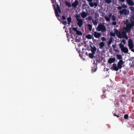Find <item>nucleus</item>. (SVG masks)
Segmentation results:
<instances>
[{
	"mask_svg": "<svg viewBox=\"0 0 134 134\" xmlns=\"http://www.w3.org/2000/svg\"><path fill=\"white\" fill-rule=\"evenodd\" d=\"M88 15L87 13L85 12H82L81 13V16L83 18H85Z\"/></svg>",
	"mask_w": 134,
	"mask_h": 134,
	"instance_id": "nucleus-15",
	"label": "nucleus"
},
{
	"mask_svg": "<svg viewBox=\"0 0 134 134\" xmlns=\"http://www.w3.org/2000/svg\"><path fill=\"white\" fill-rule=\"evenodd\" d=\"M86 20H88L89 21H91L92 20H92H93V17L92 16H89L86 19Z\"/></svg>",
	"mask_w": 134,
	"mask_h": 134,
	"instance_id": "nucleus-25",
	"label": "nucleus"
},
{
	"mask_svg": "<svg viewBox=\"0 0 134 134\" xmlns=\"http://www.w3.org/2000/svg\"><path fill=\"white\" fill-rule=\"evenodd\" d=\"M93 63H94V64H95V62H94Z\"/></svg>",
	"mask_w": 134,
	"mask_h": 134,
	"instance_id": "nucleus-55",
	"label": "nucleus"
},
{
	"mask_svg": "<svg viewBox=\"0 0 134 134\" xmlns=\"http://www.w3.org/2000/svg\"><path fill=\"white\" fill-rule=\"evenodd\" d=\"M87 1L89 2V5L90 6V5L91 3H92L93 0H87Z\"/></svg>",
	"mask_w": 134,
	"mask_h": 134,
	"instance_id": "nucleus-38",
	"label": "nucleus"
},
{
	"mask_svg": "<svg viewBox=\"0 0 134 134\" xmlns=\"http://www.w3.org/2000/svg\"><path fill=\"white\" fill-rule=\"evenodd\" d=\"M122 8V7L121 6H119L118 7V8L119 10H121Z\"/></svg>",
	"mask_w": 134,
	"mask_h": 134,
	"instance_id": "nucleus-48",
	"label": "nucleus"
},
{
	"mask_svg": "<svg viewBox=\"0 0 134 134\" xmlns=\"http://www.w3.org/2000/svg\"><path fill=\"white\" fill-rule=\"evenodd\" d=\"M96 63H100V61L99 60V59H96Z\"/></svg>",
	"mask_w": 134,
	"mask_h": 134,
	"instance_id": "nucleus-46",
	"label": "nucleus"
},
{
	"mask_svg": "<svg viewBox=\"0 0 134 134\" xmlns=\"http://www.w3.org/2000/svg\"><path fill=\"white\" fill-rule=\"evenodd\" d=\"M62 18L63 20H65L66 19V18H65V16L64 15L62 16Z\"/></svg>",
	"mask_w": 134,
	"mask_h": 134,
	"instance_id": "nucleus-50",
	"label": "nucleus"
},
{
	"mask_svg": "<svg viewBox=\"0 0 134 134\" xmlns=\"http://www.w3.org/2000/svg\"><path fill=\"white\" fill-rule=\"evenodd\" d=\"M72 19L70 17H68L67 19V20L68 21V24L70 25V23Z\"/></svg>",
	"mask_w": 134,
	"mask_h": 134,
	"instance_id": "nucleus-21",
	"label": "nucleus"
},
{
	"mask_svg": "<svg viewBox=\"0 0 134 134\" xmlns=\"http://www.w3.org/2000/svg\"><path fill=\"white\" fill-rule=\"evenodd\" d=\"M75 18L77 21V24L80 27H81L83 24V20L81 19V17L80 15H77L75 16Z\"/></svg>",
	"mask_w": 134,
	"mask_h": 134,
	"instance_id": "nucleus-1",
	"label": "nucleus"
},
{
	"mask_svg": "<svg viewBox=\"0 0 134 134\" xmlns=\"http://www.w3.org/2000/svg\"><path fill=\"white\" fill-rule=\"evenodd\" d=\"M111 69L116 71H118L119 68H118V66L115 63H114L113 64V66L111 68Z\"/></svg>",
	"mask_w": 134,
	"mask_h": 134,
	"instance_id": "nucleus-8",
	"label": "nucleus"
},
{
	"mask_svg": "<svg viewBox=\"0 0 134 134\" xmlns=\"http://www.w3.org/2000/svg\"><path fill=\"white\" fill-rule=\"evenodd\" d=\"M88 28L89 29L90 31H91L92 30V25L88 24L87 25Z\"/></svg>",
	"mask_w": 134,
	"mask_h": 134,
	"instance_id": "nucleus-26",
	"label": "nucleus"
},
{
	"mask_svg": "<svg viewBox=\"0 0 134 134\" xmlns=\"http://www.w3.org/2000/svg\"><path fill=\"white\" fill-rule=\"evenodd\" d=\"M102 40L103 41H104L106 40V38L104 37H103L101 38Z\"/></svg>",
	"mask_w": 134,
	"mask_h": 134,
	"instance_id": "nucleus-43",
	"label": "nucleus"
},
{
	"mask_svg": "<svg viewBox=\"0 0 134 134\" xmlns=\"http://www.w3.org/2000/svg\"><path fill=\"white\" fill-rule=\"evenodd\" d=\"M55 10V15L58 18V17L59 16V15L58 13H61V12L60 9L58 4L57 5V8H56Z\"/></svg>",
	"mask_w": 134,
	"mask_h": 134,
	"instance_id": "nucleus-5",
	"label": "nucleus"
},
{
	"mask_svg": "<svg viewBox=\"0 0 134 134\" xmlns=\"http://www.w3.org/2000/svg\"><path fill=\"white\" fill-rule=\"evenodd\" d=\"M124 62L122 60H120L117 64V66L119 69H121L122 67V65L124 64Z\"/></svg>",
	"mask_w": 134,
	"mask_h": 134,
	"instance_id": "nucleus-10",
	"label": "nucleus"
},
{
	"mask_svg": "<svg viewBox=\"0 0 134 134\" xmlns=\"http://www.w3.org/2000/svg\"><path fill=\"white\" fill-rule=\"evenodd\" d=\"M115 33L113 32H110V35L111 36L114 37L115 36Z\"/></svg>",
	"mask_w": 134,
	"mask_h": 134,
	"instance_id": "nucleus-34",
	"label": "nucleus"
},
{
	"mask_svg": "<svg viewBox=\"0 0 134 134\" xmlns=\"http://www.w3.org/2000/svg\"><path fill=\"white\" fill-rule=\"evenodd\" d=\"M111 18L113 21H114L116 20V17L115 16L113 15L111 16Z\"/></svg>",
	"mask_w": 134,
	"mask_h": 134,
	"instance_id": "nucleus-33",
	"label": "nucleus"
},
{
	"mask_svg": "<svg viewBox=\"0 0 134 134\" xmlns=\"http://www.w3.org/2000/svg\"><path fill=\"white\" fill-rule=\"evenodd\" d=\"M104 17V18H105V19L107 21H110V19L109 17H108L107 16H105Z\"/></svg>",
	"mask_w": 134,
	"mask_h": 134,
	"instance_id": "nucleus-30",
	"label": "nucleus"
},
{
	"mask_svg": "<svg viewBox=\"0 0 134 134\" xmlns=\"http://www.w3.org/2000/svg\"><path fill=\"white\" fill-rule=\"evenodd\" d=\"M121 2H123L125 1V0H119Z\"/></svg>",
	"mask_w": 134,
	"mask_h": 134,
	"instance_id": "nucleus-54",
	"label": "nucleus"
},
{
	"mask_svg": "<svg viewBox=\"0 0 134 134\" xmlns=\"http://www.w3.org/2000/svg\"><path fill=\"white\" fill-rule=\"evenodd\" d=\"M97 3L96 2H95L94 3H91L90 6L91 7H93L94 6L95 7H96L97 6ZM94 8H95L96 7H94Z\"/></svg>",
	"mask_w": 134,
	"mask_h": 134,
	"instance_id": "nucleus-19",
	"label": "nucleus"
},
{
	"mask_svg": "<svg viewBox=\"0 0 134 134\" xmlns=\"http://www.w3.org/2000/svg\"><path fill=\"white\" fill-rule=\"evenodd\" d=\"M105 46V43L103 42H100L99 44V47L100 49H102Z\"/></svg>",
	"mask_w": 134,
	"mask_h": 134,
	"instance_id": "nucleus-17",
	"label": "nucleus"
},
{
	"mask_svg": "<svg viewBox=\"0 0 134 134\" xmlns=\"http://www.w3.org/2000/svg\"><path fill=\"white\" fill-rule=\"evenodd\" d=\"M128 45L129 49H131L132 52H134V49H133L134 47V46L132 40V39H129L128 41Z\"/></svg>",
	"mask_w": 134,
	"mask_h": 134,
	"instance_id": "nucleus-4",
	"label": "nucleus"
},
{
	"mask_svg": "<svg viewBox=\"0 0 134 134\" xmlns=\"http://www.w3.org/2000/svg\"><path fill=\"white\" fill-rule=\"evenodd\" d=\"M113 39V38L112 37H110L109 39V40L108 42V45H110L111 44Z\"/></svg>",
	"mask_w": 134,
	"mask_h": 134,
	"instance_id": "nucleus-23",
	"label": "nucleus"
},
{
	"mask_svg": "<svg viewBox=\"0 0 134 134\" xmlns=\"http://www.w3.org/2000/svg\"><path fill=\"white\" fill-rule=\"evenodd\" d=\"M129 12L128 9H123L122 10L119 11V13L120 15H123L124 14L126 15L129 14Z\"/></svg>",
	"mask_w": 134,
	"mask_h": 134,
	"instance_id": "nucleus-6",
	"label": "nucleus"
},
{
	"mask_svg": "<svg viewBox=\"0 0 134 134\" xmlns=\"http://www.w3.org/2000/svg\"><path fill=\"white\" fill-rule=\"evenodd\" d=\"M112 15V14L111 13L109 14L108 15L109 17V18H111V16Z\"/></svg>",
	"mask_w": 134,
	"mask_h": 134,
	"instance_id": "nucleus-53",
	"label": "nucleus"
},
{
	"mask_svg": "<svg viewBox=\"0 0 134 134\" xmlns=\"http://www.w3.org/2000/svg\"><path fill=\"white\" fill-rule=\"evenodd\" d=\"M96 70V69L95 68L94 69H91V71H93L94 72H95Z\"/></svg>",
	"mask_w": 134,
	"mask_h": 134,
	"instance_id": "nucleus-49",
	"label": "nucleus"
},
{
	"mask_svg": "<svg viewBox=\"0 0 134 134\" xmlns=\"http://www.w3.org/2000/svg\"><path fill=\"white\" fill-rule=\"evenodd\" d=\"M115 34H116L119 38H122V36L121 35V34L120 32L118 30L115 29Z\"/></svg>",
	"mask_w": 134,
	"mask_h": 134,
	"instance_id": "nucleus-11",
	"label": "nucleus"
},
{
	"mask_svg": "<svg viewBox=\"0 0 134 134\" xmlns=\"http://www.w3.org/2000/svg\"><path fill=\"white\" fill-rule=\"evenodd\" d=\"M129 9L131 11L134 12V7H129Z\"/></svg>",
	"mask_w": 134,
	"mask_h": 134,
	"instance_id": "nucleus-35",
	"label": "nucleus"
},
{
	"mask_svg": "<svg viewBox=\"0 0 134 134\" xmlns=\"http://www.w3.org/2000/svg\"><path fill=\"white\" fill-rule=\"evenodd\" d=\"M97 29L98 31H101L102 32H103L106 30V28L105 26L103 24H99L97 27Z\"/></svg>",
	"mask_w": 134,
	"mask_h": 134,
	"instance_id": "nucleus-3",
	"label": "nucleus"
},
{
	"mask_svg": "<svg viewBox=\"0 0 134 134\" xmlns=\"http://www.w3.org/2000/svg\"><path fill=\"white\" fill-rule=\"evenodd\" d=\"M126 40H127L128 38V37L127 35H126L124 37H123Z\"/></svg>",
	"mask_w": 134,
	"mask_h": 134,
	"instance_id": "nucleus-45",
	"label": "nucleus"
},
{
	"mask_svg": "<svg viewBox=\"0 0 134 134\" xmlns=\"http://www.w3.org/2000/svg\"><path fill=\"white\" fill-rule=\"evenodd\" d=\"M72 30L76 32L77 30V28L76 27H73L72 28Z\"/></svg>",
	"mask_w": 134,
	"mask_h": 134,
	"instance_id": "nucleus-42",
	"label": "nucleus"
},
{
	"mask_svg": "<svg viewBox=\"0 0 134 134\" xmlns=\"http://www.w3.org/2000/svg\"><path fill=\"white\" fill-rule=\"evenodd\" d=\"M119 46L122 52L125 53H127L128 52V49L126 47H124V45L122 43H120L119 44Z\"/></svg>",
	"mask_w": 134,
	"mask_h": 134,
	"instance_id": "nucleus-2",
	"label": "nucleus"
},
{
	"mask_svg": "<svg viewBox=\"0 0 134 134\" xmlns=\"http://www.w3.org/2000/svg\"><path fill=\"white\" fill-rule=\"evenodd\" d=\"M94 54H93V53H90L89 54V57L90 58H93L94 56Z\"/></svg>",
	"mask_w": 134,
	"mask_h": 134,
	"instance_id": "nucleus-29",
	"label": "nucleus"
},
{
	"mask_svg": "<svg viewBox=\"0 0 134 134\" xmlns=\"http://www.w3.org/2000/svg\"><path fill=\"white\" fill-rule=\"evenodd\" d=\"M115 61V58H110L109 59L108 62L109 64H111L114 62Z\"/></svg>",
	"mask_w": 134,
	"mask_h": 134,
	"instance_id": "nucleus-14",
	"label": "nucleus"
},
{
	"mask_svg": "<svg viewBox=\"0 0 134 134\" xmlns=\"http://www.w3.org/2000/svg\"><path fill=\"white\" fill-rule=\"evenodd\" d=\"M114 116H116L117 118H118L119 117V115H116L115 113L114 114Z\"/></svg>",
	"mask_w": 134,
	"mask_h": 134,
	"instance_id": "nucleus-51",
	"label": "nucleus"
},
{
	"mask_svg": "<svg viewBox=\"0 0 134 134\" xmlns=\"http://www.w3.org/2000/svg\"><path fill=\"white\" fill-rule=\"evenodd\" d=\"M131 23L127 19L126 20V22L132 28L133 26H134V21L132 20H130Z\"/></svg>",
	"mask_w": 134,
	"mask_h": 134,
	"instance_id": "nucleus-9",
	"label": "nucleus"
},
{
	"mask_svg": "<svg viewBox=\"0 0 134 134\" xmlns=\"http://www.w3.org/2000/svg\"><path fill=\"white\" fill-rule=\"evenodd\" d=\"M127 2V4L131 6H133L134 5V3L133 1L131 0H126Z\"/></svg>",
	"mask_w": 134,
	"mask_h": 134,
	"instance_id": "nucleus-16",
	"label": "nucleus"
},
{
	"mask_svg": "<svg viewBox=\"0 0 134 134\" xmlns=\"http://www.w3.org/2000/svg\"><path fill=\"white\" fill-rule=\"evenodd\" d=\"M105 2L108 4L110 3L111 2V0H105Z\"/></svg>",
	"mask_w": 134,
	"mask_h": 134,
	"instance_id": "nucleus-36",
	"label": "nucleus"
},
{
	"mask_svg": "<svg viewBox=\"0 0 134 134\" xmlns=\"http://www.w3.org/2000/svg\"><path fill=\"white\" fill-rule=\"evenodd\" d=\"M132 20L134 21V14L133 15H132L130 18V20Z\"/></svg>",
	"mask_w": 134,
	"mask_h": 134,
	"instance_id": "nucleus-40",
	"label": "nucleus"
},
{
	"mask_svg": "<svg viewBox=\"0 0 134 134\" xmlns=\"http://www.w3.org/2000/svg\"><path fill=\"white\" fill-rule=\"evenodd\" d=\"M112 47H113V50L114 51L116 52H118L119 51V50L118 49H116V47L115 45L113 44L112 45Z\"/></svg>",
	"mask_w": 134,
	"mask_h": 134,
	"instance_id": "nucleus-22",
	"label": "nucleus"
},
{
	"mask_svg": "<svg viewBox=\"0 0 134 134\" xmlns=\"http://www.w3.org/2000/svg\"><path fill=\"white\" fill-rule=\"evenodd\" d=\"M117 58L121 60L122 59V57L121 55L117 54L116 55Z\"/></svg>",
	"mask_w": 134,
	"mask_h": 134,
	"instance_id": "nucleus-24",
	"label": "nucleus"
},
{
	"mask_svg": "<svg viewBox=\"0 0 134 134\" xmlns=\"http://www.w3.org/2000/svg\"><path fill=\"white\" fill-rule=\"evenodd\" d=\"M76 32L77 34L78 35H82V32L79 30H77Z\"/></svg>",
	"mask_w": 134,
	"mask_h": 134,
	"instance_id": "nucleus-28",
	"label": "nucleus"
},
{
	"mask_svg": "<svg viewBox=\"0 0 134 134\" xmlns=\"http://www.w3.org/2000/svg\"><path fill=\"white\" fill-rule=\"evenodd\" d=\"M116 22L115 21H114L112 23V24L114 25H116Z\"/></svg>",
	"mask_w": 134,
	"mask_h": 134,
	"instance_id": "nucleus-47",
	"label": "nucleus"
},
{
	"mask_svg": "<svg viewBox=\"0 0 134 134\" xmlns=\"http://www.w3.org/2000/svg\"><path fill=\"white\" fill-rule=\"evenodd\" d=\"M62 23L63 25H66L67 24V22L66 21H63L62 22Z\"/></svg>",
	"mask_w": 134,
	"mask_h": 134,
	"instance_id": "nucleus-41",
	"label": "nucleus"
},
{
	"mask_svg": "<svg viewBox=\"0 0 134 134\" xmlns=\"http://www.w3.org/2000/svg\"><path fill=\"white\" fill-rule=\"evenodd\" d=\"M125 24L126 25V27L125 28V30L126 32H129L130 31L131 29L132 28L126 22L125 23Z\"/></svg>",
	"mask_w": 134,
	"mask_h": 134,
	"instance_id": "nucleus-7",
	"label": "nucleus"
},
{
	"mask_svg": "<svg viewBox=\"0 0 134 134\" xmlns=\"http://www.w3.org/2000/svg\"><path fill=\"white\" fill-rule=\"evenodd\" d=\"M65 4L67 5H68L69 7H71V5L70 3L67 1H66L65 2Z\"/></svg>",
	"mask_w": 134,
	"mask_h": 134,
	"instance_id": "nucleus-31",
	"label": "nucleus"
},
{
	"mask_svg": "<svg viewBox=\"0 0 134 134\" xmlns=\"http://www.w3.org/2000/svg\"><path fill=\"white\" fill-rule=\"evenodd\" d=\"M95 18L96 19V20H94L93 19L92 20V22L93 23V24L94 25H96L97 24V21L96 18L95 17Z\"/></svg>",
	"mask_w": 134,
	"mask_h": 134,
	"instance_id": "nucleus-27",
	"label": "nucleus"
},
{
	"mask_svg": "<svg viewBox=\"0 0 134 134\" xmlns=\"http://www.w3.org/2000/svg\"><path fill=\"white\" fill-rule=\"evenodd\" d=\"M128 115L127 114H126L124 115V118L125 119H126L128 118Z\"/></svg>",
	"mask_w": 134,
	"mask_h": 134,
	"instance_id": "nucleus-39",
	"label": "nucleus"
},
{
	"mask_svg": "<svg viewBox=\"0 0 134 134\" xmlns=\"http://www.w3.org/2000/svg\"><path fill=\"white\" fill-rule=\"evenodd\" d=\"M86 37L88 39H91L92 38V39L94 38L90 34H88L86 36Z\"/></svg>",
	"mask_w": 134,
	"mask_h": 134,
	"instance_id": "nucleus-20",
	"label": "nucleus"
},
{
	"mask_svg": "<svg viewBox=\"0 0 134 134\" xmlns=\"http://www.w3.org/2000/svg\"><path fill=\"white\" fill-rule=\"evenodd\" d=\"M101 97L102 99H103L106 97V96L104 95H102L101 96Z\"/></svg>",
	"mask_w": 134,
	"mask_h": 134,
	"instance_id": "nucleus-44",
	"label": "nucleus"
},
{
	"mask_svg": "<svg viewBox=\"0 0 134 134\" xmlns=\"http://www.w3.org/2000/svg\"><path fill=\"white\" fill-rule=\"evenodd\" d=\"M79 1L77 0H75L74 2L72 4V7L74 8H76L79 4Z\"/></svg>",
	"mask_w": 134,
	"mask_h": 134,
	"instance_id": "nucleus-13",
	"label": "nucleus"
},
{
	"mask_svg": "<svg viewBox=\"0 0 134 134\" xmlns=\"http://www.w3.org/2000/svg\"><path fill=\"white\" fill-rule=\"evenodd\" d=\"M96 51V48L95 46L92 47L91 49V51L92 53L94 54Z\"/></svg>",
	"mask_w": 134,
	"mask_h": 134,
	"instance_id": "nucleus-18",
	"label": "nucleus"
},
{
	"mask_svg": "<svg viewBox=\"0 0 134 134\" xmlns=\"http://www.w3.org/2000/svg\"><path fill=\"white\" fill-rule=\"evenodd\" d=\"M121 6L122 8H126L127 7V5H125V4H123Z\"/></svg>",
	"mask_w": 134,
	"mask_h": 134,
	"instance_id": "nucleus-37",
	"label": "nucleus"
},
{
	"mask_svg": "<svg viewBox=\"0 0 134 134\" xmlns=\"http://www.w3.org/2000/svg\"><path fill=\"white\" fill-rule=\"evenodd\" d=\"M101 36L100 33L98 32L97 31H95L94 33V36L96 38H99Z\"/></svg>",
	"mask_w": 134,
	"mask_h": 134,
	"instance_id": "nucleus-12",
	"label": "nucleus"
},
{
	"mask_svg": "<svg viewBox=\"0 0 134 134\" xmlns=\"http://www.w3.org/2000/svg\"><path fill=\"white\" fill-rule=\"evenodd\" d=\"M127 33L125 31H123L121 33V34L122 35L123 37H124L126 35Z\"/></svg>",
	"mask_w": 134,
	"mask_h": 134,
	"instance_id": "nucleus-32",
	"label": "nucleus"
},
{
	"mask_svg": "<svg viewBox=\"0 0 134 134\" xmlns=\"http://www.w3.org/2000/svg\"><path fill=\"white\" fill-rule=\"evenodd\" d=\"M122 42H123L124 44H125V40L124 39H123L122 41Z\"/></svg>",
	"mask_w": 134,
	"mask_h": 134,
	"instance_id": "nucleus-52",
	"label": "nucleus"
}]
</instances>
